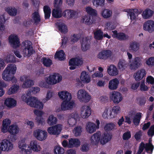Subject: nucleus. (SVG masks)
<instances>
[{
	"instance_id": "obj_56",
	"label": "nucleus",
	"mask_w": 154,
	"mask_h": 154,
	"mask_svg": "<svg viewBox=\"0 0 154 154\" xmlns=\"http://www.w3.org/2000/svg\"><path fill=\"white\" fill-rule=\"evenodd\" d=\"M34 84V82L32 80L28 79L24 82L22 85V87L23 88H27L33 86Z\"/></svg>"
},
{
	"instance_id": "obj_30",
	"label": "nucleus",
	"mask_w": 154,
	"mask_h": 154,
	"mask_svg": "<svg viewBox=\"0 0 154 154\" xmlns=\"http://www.w3.org/2000/svg\"><path fill=\"white\" fill-rule=\"evenodd\" d=\"M113 34L112 37L113 38H116L120 40H124L127 39L128 36L125 35L124 33L122 32L117 33L116 31H112Z\"/></svg>"
},
{
	"instance_id": "obj_47",
	"label": "nucleus",
	"mask_w": 154,
	"mask_h": 154,
	"mask_svg": "<svg viewBox=\"0 0 154 154\" xmlns=\"http://www.w3.org/2000/svg\"><path fill=\"white\" fill-rule=\"evenodd\" d=\"M5 11L11 16H15L17 14V10L14 7H8L5 8Z\"/></svg>"
},
{
	"instance_id": "obj_22",
	"label": "nucleus",
	"mask_w": 154,
	"mask_h": 154,
	"mask_svg": "<svg viewBox=\"0 0 154 154\" xmlns=\"http://www.w3.org/2000/svg\"><path fill=\"white\" fill-rule=\"evenodd\" d=\"M112 55V53L110 51L103 50L98 53L97 57L100 59L106 60L108 58H110Z\"/></svg>"
},
{
	"instance_id": "obj_21",
	"label": "nucleus",
	"mask_w": 154,
	"mask_h": 154,
	"mask_svg": "<svg viewBox=\"0 0 154 154\" xmlns=\"http://www.w3.org/2000/svg\"><path fill=\"white\" fill-rule=\"evenodd\" d=\"M126 11L127 13V15L130 16V18L131 21H135L138 15L139 14L138 10L136 8L127 9Z\"/></svg>"
},
{
	"instance_id": "obj_41",
	"label": "nucleus",
	"mask_w": 154,
	"mask_h": 154,
	"mask_svg": "<svg viewBox=\"0 0 154 154\" xmlns=\"http://www.w3.org/2000/svg\"><path fill=\"white\" fill-rule=\"evenodd\" d=\"M19 89V86L17 85H12L8 90L7 93L9 95H11L17 92Z\"/></svg>"
},
{
	"instance_id": "obj_4",
	"label": "nucleus",
	"mask_w": 154,
	"mask_h": 154,
	"mask_svg": "<svg viewBox=\"0 0 154 154\" xmlns=\"http://www.w3.org/2000/svg\"><path fill=\"white\" fill-rule=\"evenodd\" d=\"M14 148V144L9 140L4 139L0 140V154L2 152H9Z\"/></svg>"
},
{
	"instance_id": "obj_44",
	"label": "nucleus",
	"mask_w": 154,
	"mask_h": 154,
	"mask_svg": "<svg viewBox=\"0 0 154 154\" xmlns=\"http://www.w3.org/2000/svg\"><path fill=\"white\" fill-rule=\"evenodd\" d=\"M70 63L71 65L75 64L76 66H79L82 64L83 60L82 59L80 58H72L70 60Z\"/></svg>"
},
{
	"instance_id": "obj_23",
	"label": "nucleus",
	"mask_w": 154,
	"mask_h": 154,
	"mask_svg": "<svg viewBox=\"0 0 154 154\" xmlns=\"http://www.w3.org/2000/svg\"><path fill=\"white\" fill-rule=\"evenodd\" d=\"M96 20L95 19L93 16L86 15L82 17L81 21L82 23L89 25L94 23Z\"/></svg>"
},
{
	"instance_id": "obj_18",
	"label": "nucleus",
	"mask_w": 154,
	"mask_h": 154,
	"mask_svg": "<svg viewBox=\"0 0 154 154\" xmlns=\"http://www.w3.org/2000/svg\"><path fill=\"white\" fill-rule=\"evenodd\" d=\"M143 29L149 33L154 32V21L149 20L145 22L143 24Z\"/></svg>"
},
{
	"instance_id": "obj_19",
	"label": "nucleus",
	"mask_w": 154,
	"mask_h": 154,
	"mask_svg": "<svg viewBox=\"0 0 154 154\" xmlns=\"http://www.w3.org/2000/svg\"><path fill=\"white\" fill-rule=\"evenodd\" d=\"M58 95L60 99L63 101L70 100L72 98L71 93L66 91H62L58 93Z\"/></svg>"
},
{
	"instance_id": "obj_60",
	"label": "nucleus",
	"mask_w": 154,
	"mask_h": 154,
	"mask_svg": "<svg viewBox=\"0 0 154 154\" xmlns=\"http://www.w3.org/2000/svg\"><path fill=\"white\" fill-rule=\"evenodd\" d=\"M53 95V92L51 91H48L47 92L46 96L45 98L43 99L42 101L44 103H46L47 101L50 100Z\"/></svg>"
},
{
	"instance_id": "obj_5",
	"label": "nucleus",
	"mask_w": 154,
	"mask_h": 154,
	"mask_svg": "<svg viewBox=\"0 0 154 154\" xmlns=\"http://www.w3.org/2000/svg\"><path fill=\"white\" fill-rule=\"evenodd\" d=\"M152 138H150L149 139L148 143L145 144L143 142L141 143L137 154H140L141 153H142V154H144V149L148 153L151 154L154 148V146L152 144Z\"/></svg>"
},
{
	"instance_id": "obj_25",
	"label": "nucleus",
	"mask_w": 154,
	"mask_h": 154,
	"mask_svg": "<svg viewBox=\"0 0 154 154\" xmlns=\"http://www.w3.org/2000/svg\"><path fill=\"white\" fill-rule=\"evenodd\" d=\"M113 115L112 113V108L110 106L105 108L102 113V117L104 119L113 118Z\"/></svg>"
},
{
	"instance_id": "obj_24",
	"label": "nucleus",
	"mask_w": 154,
	"mask_h": 154,
	"mask_svg": "<svg viewBox=\"0 0 154 154\" xmlns=\"http://www.w3.org/2000/svg\"><path fill=\"white\" fill-rule=\"evenodd\" d=\"M34 112L35 114L37 116L35 119L36 122L41 124L44 122L45 119L42 118V116L45 114V113L43 111L37 109L34 110Z\"/></svg>"
},
{
	"instance_id": "obj_43",
	"label": "nucleus",
	"mask_w": 154,
	"mask_h": 154,
	"mask_svg": "<svg viewBox=\"0 0 154 154\" xmlns=\"http://www.w3.org/2000/svg\"><path fill=\"white\" fill-rule=\"evenodd\" d=\"M141 116L142 113L140 112L137 113L134 115L133 122L135 125L137 126L139 124Z\"/></svg>"
},
{
	"instance_id": "obj_8",
	"label": "nucleus",
	"mask_w": 154,
	"mask_h": 154,
	"mask_svg": "<svg viewBox=\"0 0 154 154\" xmlns=\"http://www.w3.org/2000/svg\"><path fill=\"white\" fill-rule=\"evenodd\" d=\"M29 93H27L21 97L22 100L31 107L34 108L38 98L35 97H30Z\"/></svg>"
},
{
	"instance_id": "obj_33",
	"label": "nucleus",
	"mask_w": 154,
	"mask_h": 154,
	"mask_svg": "<svg viewBox=\"0 0 154 154\" xmlns=\"http://www.w3.org/2000/svg\"><path fill=\"white\" fill-rule=\"evenodd\" d=\"M154 13V11L151 9L146 8L144 10L142 14V18L144 19H147L152 17Z\"/></svg>"
},
{
	"instance_id": "obj_15",
	"label": "nucleus",
	"mask_w": 154,
	"mask_h": 154,
	"mask_svg": "<svg viewBox=\"0 0 154 154\" xmlns=\"http://www.w3.org/2000/svg\"><path fill=\"white\" fill-rule=\"evenodd\" d=\"M62 16L68 19H70L79 17L80 16V14L78 11L68 9L62 13Z\"/></svg>"
},
{
	"instance_id": "obj_46",
	"label": "nucleus",
	"mask_w": 154,
	"mask_h": 154,
	"mask_svg": "<svg viewBox=\"0 0 154 154\" xmlns=\"http://www.w3.org/2000/svg\"><path fill=\"white\" fill-rule=\"evenodd\" d=\"M43 11L45 19H48L51 15V10L50 7L48 5H45L43 7Z\"/></svg>"
},
{
	"instance_id": "obj_39",
	"label": "nucleus",
	"mask_w": 154,
	"mask_h": 154,
	"mask_svg": "<svg viewBox=\"0 0 154 154\" xmlns=\"http://www.w3.org/2000/svg\"><path fill=\"white\" fill-rule=\"evenodd\" d=\"M57 122V118L52 114L50 115L47 120V123L50 126L55 124Z\"/></svg>"
},
{
	"instance_id": "obj_11",
	"label": "nucleus",
	"mask_w": 154,
	"mask_h": 154,
	"mask_svg": "<svg viewBox=\"0 0 154 154\" xmlns=\"http://www.w3.org/2000/svg\"><path fill=\"white\" fill-rule=\"evenodd\" d=\"M128 65L131 70H135L142 65V59L140 57H136L132 60H129Z\"/></svg>"
},
{
	"instance_id": "obj_52",
	"label": "nucleus",
	"mask_w": 154,
	"mask_h": 154,
	"mask_svg": "<svg viewBox=\"0 0 154 154\" xmlns=\"http://www.w3.org/2000/svg\"><path fill=\"white\" fill-rule=\"evenodd\" d=\"M115 123H109L106 124L104 127V129L106 131H109L114 129L116 127Z\"/></svg>"
},
{
	"instance_id": "obj_49",
	"label": "nucleus",
	"mask_w": 154,
	"mask_h": 154,
	"mask_svg": "<svg viewBox=\"0 0 154 154\" xmlns=\"http://www.w3.org/2000/svg\"><path fill=\"white\" fill-rule=\"evenodd\" d=\"M82 131V128L81 126H77L75 127L72 131V133L74 135L77 137L81 135Z\"/></svg>"
},
{
	"instance_id": "obj_27",
	"label": "nucleus",
	"mask_w": 154,
	"mask_h": 154,
	"mask_svg": "<svg viewBox=\"0 0 154 154\" xmlns=\"http://www.w3.org/2000/svg\"><path fill=\"white\" fill-rule=\"evenodd\" d=\"M120 82L117 78H115L110 80L108 84V88L111 90H116L118 88Z\"/></svg>"
},
{
	"instance_id": "obj_32",
	"label": "nucleus",
	"mask_w": 154,
	"mask_h": 154,
	"mask_svg": "<svg viewBox=\"0 0 154 154\" xmlns=\"http://www.w3.org/2000/svg\"><path fill=\"white\" fill-rule=\"evenodd\" d=\"M11 123V121L9 119L6 118L2 121V125L1 128V131L3 133L7 132V129L8 128Z\"/></svg>"
},
{
	"instance_id": "obj_13",
	"label": "nucleus",
	"mask_w": 154,
	"mask_h": 154,
	"mask_svg": "<svg viewBox=\"0 0 154 154\" xmlns=\"http://www.w3.org/2000/svg\"><path fill=\"white\" fill-rule=\"evenodd\" d=\"M33 135L35 138L40 141L45 140L47 136V132L45 130H42L40 129H37L34 130Z\"/></svg>"
},
{
	"instance_id": "obj_61",
	"label": "nucleus",
	"mask_w": 154,
	"mask_h": 154,
	"mask_svg": "<svg viewBox=\"0 0 154 154\" xmlns=\"http://www.w3.org/2000/svg\"><path fill=\"white\" fill-rule=\"evenodd\" d=\"M42 60L43 64L46 66H49L52 64L51 60L48 58H43Z\"/></svg>"
},
{
	"instance_id": "obj_62",
	"label": "nucleus",
	"mask_w": 154,
	"mask_h": 154,
	"mask_svg": "<svg viewBox=\"0 0 154 154\" xmlns=\"http://www.w3.org/2000/svg\"><path fill=\"white\" fill-rule=\"evenodd\" d=\"M105 0H92V3L94 5L97 6H103L104 5Z\"/></svg>"
},
{
	"instance_id": "obj_64",
	"label": "nucleus",
	"mask_w": 154,
	"mask_h": 154,
	"mask_svg": "<svg viewBox=\"0 0 154 154\" xmlns=\"http://www.w3.org/2000/svg\"><path fill=\"white\" fill-rule=\"evenodd\" d=\"M146 64L149 66H153L154 65V57H151L146 60Z\"/></svg>"
},
{
	"instance_id": "obj_51",
	"label": "nucleus",
	"mask_w": 154,
	"mask_h": 154,
	"mask_svg": "<svg viewBox=\"0 0 154 154\" xmlns=\"http://www.w3.org/2000/svg\"><path fill=\"white\" fill-rule=\"evenodd\" d=\"M127 66V63L124 60H120L118 64V67L119 69L123 70L125 69Z\"/></svg>"
},
{
	"instance_id": "obj_34",
	"label": "nucleus",
	"mask_w": 154,
	"mask_h": 154,
	"mask_svg": "<svg viewBox=\"0 0 154 154\" xmlns=\"http://www.w3.org/2000/svg\"><path fill=\"white\" fill-rule=\"evenodd\" d=\"M146 71L144 69H141L138 70L134 74L135 79L138 81L141 79L146 75Z\"/></svg>"
},
{
	"instance_id": "obj_10",
	"label": "nucleus",
	"mask_w": 154,
	"mask_h": 154,
	"mask_svg": "<svg viewBox=\"0 0 154 154\" xmlns=\"http://www.w3.org/2000/svg\"><path fill=\"white\" fill-rule=\"evenodd\" d=\"M100 124V121L98 119L96 120L95 123L91 122H88L85 126L86 131L89 134L94 133L97 129L99 128Z\"/></svg>"
},
{
	"instance_id": "obj_40",
	"label": "nucleus",
	"mask_w": 154,
	"mask_h": 154,
	"mask_svg": "<svg viewBox=\"0 0 154 154\" xmlns=\"http://www.w3.org/2000/svg\"><path fill=\"white\" fill-rule=\"evenodd\" d=\"M56 25L62 33H65L67 32V27L63 23L58 22L56 23Z\"/></svg>"
},
{
	"instance_id": "obj_16",
	"label": "nucleus",
	"mask_w": 154,
	"mask_h": 154,
	"mask_svg": "<svg viewBox=\"0 0 154 154\" xmlns=\"http://www.w3.org/2000/svg\"><path fill=\"white\" fill-rule=\"evenodd\" d=\"M62 128V125L58 124L48 127L47 129V131L50 134L58 135L60 134Z\"/></svg>"
},
{
	"instance_id": "obj_26",
	"label": "nucleus",
	"mask_w": 154,
	"mask_h": 154,
	"mask_svg": "<svg viewBox=\"0 0 154 154\" xmlns=\"http://www.w3.org/2000/svg\"><path fill=\"white\" fill-rule=\"evenodd\" d=\"M80 79L82 82L85 84L88 83L91 81V77L88 73L85 71H83L81 72Z\"/></svg>"
},
{
	"instance_id": "obj_48",
	"label": "nucleus",
	"mask_w": 154,
	"mask_h": 154,
	"mask_svg": "<svg viewBox=\"0 0 154 154\" xmlns=\"http://www.w3.org/2000/svg\"><path fill=\"white\" fill-rule=\"evenodd\" d=\"M76 123L77 121L76 120L68 116L66 128H68L69 127H73L76 125Z\"/></svg>"
},
{
	"instance_id": "obj_17",
	"label": "nucleus",
	"mask_w": 154,
	"mask_h": 154,
	"mask_svg": "<svg viewBox=\"0 0 154 154\" xmlns=\"http://www.w3.org/2000/svg\"><path fill=\"white\" fill-rule=\"evenodd\" d=\"M91 114V109L90 106L87 105L82 106L80 109V115L84 119L88 118Z\"/></svg>"
},
{
	"instance_id": "obj_59",
	"label": "nucleus",
	"mask_w": 154,
	"mask_h": 154,
	"mask_svg": "<svg viewBox=\"0 0 154 154\" xmlns=\"http://www.w3.org/2000/svg\"><path fill=\"white\" fill-rule=\"evenodd\" d=\"M105 29L111 30L115 28L116 26L114 24L110 22H108L106 23L104 25Z\"/></svg>"
},
{
	"instance_id": "obj_29",
	"label": "nucleus",
	"mask_w": 154,
	"mask_h": 154,
	"mask_svg": "<svg viewBox=\"0 0 154 154\" xmlns=\"http://www.w3.org/2000/svg\"><path fill=\"white\" fill-rule=\"evenodd\" d=\"M17 103V101L14 99L9 97L7 98L4 103V105L9 108H12L15 107Z\"/></svg>"
},
{
	"instance_id": "obj_50",
	"label": "nucleus",
	"mask_w": 154,
	"mask_h": 154,
	"mask_svg": "<svg viewBox=\"0 0 154 154\" xmlns=\"http://www.w3.org/2000/svg\"><path fill=\"white\" fill-rule=\"evenodd\" d=\"M139 48V44L135 42H133L130 43L129 46V50L133 51H136L138 50Z\"/></svg>"
},
{
	"instance_id": "obj_3",
	"label": "nucleus",
	"mask_w": 154,
	"mask_h": 154,
	"mask_svg": "<svg viewBox=\"0 0 154 154\" xmlns=\"http://www.w3.org/2000/svg\"><path fill=\"white\" fill-rule=\"evenodd\" d=\"M62 76L57 73H54L50 75L45 79V82L41 81L39 86L42 87L47 88L48 84L50 85H55L60 82L62 80Z\"/></svg>"
},
{
	"instance_id": "obj_54",
	"label": "nucleus",
	"mask_w": 154,
	"mask_h": 154,
	"mask_svg": "<svg viewBox=\"0 0 154 154\" xmlns=\"http://www.w3.org/2000/svg\"><path fill=\"white\" fill-rule=\"evenodd\" d=\"M64 149L59 146H56L54 149V152L55 154H63L64 153Z\"/></svg>"
},
{
	"instance_id": "obj_57",
	"label": "nucleus",
	"mask_w": 154,
	"mask_h": 154,
	"mask_svg": "<svg viewBox=\"0 0 154 154\" xmlns=\"http://www.w3.org/2000/svg\"><path fill=\"white\" fill-rule=\"evenodd\" d=\"M120 108L118 106H114L112 108V113L113 115V118L115 117L120 112Z\"/></svg>"
},
{
	"instance_id": "obj_6",
	"label": "nucleus",
	"mask_w": 154,
	"mask_h": 154,
	"mask_svg": "<svg viewBox=\"0 0 154 154\" xmlns=\"http://www.w3.org/2000/svg\"><path fill=\"white\" fill-rule=\"evenodd\" d=\"M77 97L79 101L84 103L88 102L91 99V95L84 89H80L77 91Z\"/></svg>"
},
{
	"instance_id": "obj_36",
	"label": "nucleus",
	"mask_w": 154,
	"mask_h": 154,
	"mask_svg": "<svg viewBox=\"0 0 154 154\" xmlns=\"http://www.w3.org/2000/svg\"><path fill=\"white\" fill-rule=\"evenodd\" d=\"M65 54L63 50L57 51L54 56L55 59H58L59 60L62 61L65 59Z\"/></svg>"
},
{
	"instance_id": "obj_42",
	"label": "nucleus",
	"mask_w": 154,
	"mask_h": 154,
	"mask_svg": "<svg viewBox=\"0 0 154 154\" xmlns=\"http://www.w3.org/2000/svg\"><path fill=\"white\" fill-rule=\"evenodd\" d=\"M90 47V41L86 38L84 39L82 43V49L83 51L88 50Z\"/></svg>"
},
{
	"instance_id": "obj_45",
	"label": "nucleus",
	"mask_w": 154,
	"mask_h": 154,
	"mask_svg": "<svg viewBox=\"0 0 154 154\" xmlns=\"http://www.w3.org/2000/svg\"><path fill=\"white\" fill-rule=\"evenodd\" d=\"M85 11L87 13L91 16H96L97 15V11L91 7H86L85 8Z\"/></svg>"
},
{
	"instance_id": "obj_7",
	"label": "nucleus",
	"mask_w": 154,
	"mask_h": 154,
	"mask_svg": "<svg viewBox=\"0 0 154 154\" xmlns=\"http://www.w3.org/2000/svg\"><path fill=\"white\" fill-rule=\"evenodd\" d=\"M17 69V67L15 64L8 65L2 73V79H7L8 76L14 75L16 73Z\"/></svg>"
},
{
	"instance_id": "obj_38",
	"label": "nucleus",
	"mask_w": 154,
	"mask_h": 154,
	"mask_svg": "<svg viewBox=\"0 0 154 154\" xmlns=\"http://www.w3.org/2000/svg\"><path fill=\"white\" fill-rule=\"evenodd\" d=\"M52 16L55 18H59L62 16V11L61 9L57 8L54 9L52 12Z\"/></svg>"
},
{
	"instance_id": "obj_20",
	"label": "nucleus",
	"mask_w": 154,
	"mask_h": 154,
	"mask_svg": "<svg viewBox=\"0 0 154 154\" xmlns=\"http://www.w3.org/2000/svg\"><path fill=\"white\" fill-rule=\"evenodd\" d=\"M9 43L14 48L19 47L20 45L19 40L16 35H11L9 38Z\"/></svg>"
},
{
	"instance_id": "obj_1",
	"label": "nucleus",
	"mask_w": 154,
	"mask_h": 154,
	"mask_svg": "<svg viewBox=\"0 0 154 154\" xmlns=\"http://www.w3.org/2000/svg\"><path fill=\"white\" fill-rule=\"evenodd\" d=\"M27 139L23 138L18 142V147L25 154H30L32 151L38 152L41 151L42 148L38 143L35 140H31L29 145L27 144Z\"/></svg>"
},
{
	"instance_id": "obj_14",
	"label": "nucleus",
	"mask_w": 154,
	"mask_h": 154,
	"mask_svg": "<svg viewBox=\"0 0 154 154\" xmlns=\"http://www.w3.org/2000/svg\"><path fill=\"white\" fill-rule=\"evenodd\" d=\"M61 106L62 110H72L76 106V104L73 100L63 101L61 104Z\"/></svg>"
},
{
	"instance_id": "obj_55",
	"label": "nucleus",
	"mask_w": 154,
	"mask_h": 154,
	"mask_svg": "<svg viewBox=\"0 0 154 154\" xmlns=\"http://www.w3.org/2000/svg\"><path fill=\"white\" fill-rule=\"evenodd\" d=\"M5 61L6 63L9 62H15L16 61L15 57L11 54H8L5 58Z\"/></svg>"
},
{
	"instance_id": "obj_35",
	"label": "nucleus",
	"mask_w": 154,
	"mask_h": 154,
	"mask_svg": "<svg viewBox=\"0 0 154 154\" xmlns=\"http://www.w3.org/2000/svg\"><path fill=\"white\" fill-rule=\"evenodd\" d=\"M101 15L104 18L107 19L110 17L112 15V11L107 9H103L100 12Z\"/></svg>"
},
{
	"instance_id": "obj_53",
	"label": "nucleus",
	"mask_w": 154,
	"mask_h": 154,
	"mask_svg": "<svg viewBox=\"0 0 154 154\" xmlns=\"http://www.w3.org/2000/svg\"><path fill=\"white\" fill-rule=\"evenodd\" d=\"M95 38L97 40H101L103 37V32L99 29L96 31L94 32Z\"/></svg>"
},
{
	"instance_id": "obj_31",
	"label": "nucleus",
	"mask_w": 154,
	"mask_h": 154,
	"mask_svg": "<svg viewBox=\"0 0 154 154\" xmlns=\"http://www.w3.org/2000/svg\"><path fill=\"white\" fill-rule=\"evenodd\" d=\"M107 72L110 75L112 76H116L119 73L118 69L116 66L113 65H111L108 67Z\"/></svg>"
},
{
	"instance_id": "obj_9",
	"label": "nucleus",
	"mask_w": 154,
	"mask_h": 154,
	"mask_svg": "<svg viewBox=\"0 0 154 154\" xmlns=\"http://www.w3.org/2000/svg\"><path fill=\"white\" fill-rule=\"evenodd\" d=\"M109 97L110 100L114 103L118 104L123 99L122 94L120 92L113 91L109 93Z\"/></svg>"
},
{
	"instance_id": "obj_12",
	"label": "nucleus",
	"mask_w": 154,
	"mask_h": 154,
	"mask_svg": "<svg viewBox=\"0 0 154 154\" xmlns=\"http://www.w3.org/2000/svg\"><path fill=\"white\" fill-rule=\"evenodd\" d=\"M23 45L24 47L23 51L24 56L25 57L30 56L32 54L33 51L31 42L26 41L23 43Z\"/></svg>"
},
{
	"instance_id": "obj_2",
	"label": "nucleus",
	"mask_w": 154,
	"mask_h": 154,
	"mask_svg": "<svg viewBox=\"0 0 154 154\" xmlns=\"http://www.w3.org/2000/svg\"><path fill=\"white\" fill-rule=\"evenodd\" d=\"M112 138V135L110 133H104L102 134L98 131L93 134L90 138L91 144L96 145L100 142L102 145H104L110 141Z\"/></svg>"
},
{
	"instance_id": "obj_63",
	"label": "nucleus",
	"mask_w": 154,
	"mask_h": 154,
	"mask_svg": "<svg viewBox=\"0 0 154 154\" xmlns=\"http://www.w3.org/2000/svg\"><path fill=\"white\" fill-rule=\"evenodd\" d=\"M44 103L43 102H42L38 99L34 108L39 109H42L44 106Z\"/></svg>"
},
{
	"instance_id": "obj_28",
	"label": "nucleus",
	"mask_w": 154,
	"mask_h": 154,
	"mask_svg": "<svg viewBox=\"0 0 154 154\" xmlns=\"http://www.w3.org/2000/svg\"><path fill=\"white\" fill-rule=\"evenodd\" d=\"M19 131L20 129L18 125L13 124L9 126L7 132H8L10 134L15 136L19 133Z\"/></svg>"
},
{
	"instance_id": "obj_58",
	"label": "nucleus",
	"mask_w": 154,
	"mask_h": 154,
	"mask_svg": "<svg viewBox=\"0 0 154 154\" xmlns=\"http://www.w3.org/2000/svg\"><path fill=\"white\" fill-rule=\"evenodd\" d=\"M32 20L35 23L38 22L40 21V17L38 12H35L33 14L32 17Z\"/></svg>"
},
{
	"instance_id": "obj_37",
	"label": "nucleus",
	"mask_w": 154,
	"mask_h": 154,
	"mask_svg": "<svg viewBox=\"0 0 154 154\" xmlns=\"http://www.w3.org/2000/svg\"><path fill=\"white\" fill-rule=\"evenodd\" d=\"M80 144V142L77 139L71 138L69 140L68 147H78Z\"/></svg>"
}]
</instances>
